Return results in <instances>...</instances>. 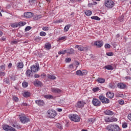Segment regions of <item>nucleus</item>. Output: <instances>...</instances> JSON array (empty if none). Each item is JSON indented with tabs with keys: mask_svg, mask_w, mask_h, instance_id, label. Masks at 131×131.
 I'll return each instance as SVG.
<instances>
[{
	"mask_svg": "<svg viewBox=\"0 0 131 131\" xmlns=\"http://www.w3.org/2000/svg\"><path fill=\"white\" fill-rule=\"evenodd\" d=\"M107 131H120V128L118 125L114 124H110L106 127Z\"/></svg>",
	"mask_w": 131,
	"mask_h": 131,
	"instance_id": "1",
	"label": "nucleus"
},
{
	"mask_svg": "<svg viewBox=\"0 0 131 131\" xmlns=\"http://www.w3.org/2000/svg\"><path fill=\"white\" fill-rule=\"evenodd\" d=\"M47 115L49 118H55L57 115V112L53 110H49L47 112Z\"/></svg>",
	"mask_w": 131,
	"mask_h": 131,
	"instance_id": "2",
	"label": "nucleus"
},
{
	"mask_svg": "<svg viewBox=\"0 0 131 131\" xmlns=\"http://www.w3.org/2000/svg\"><path fill=\"white\" fill-rule=\"evenodd\" d=\"M69 117L72 121H74V122H78L80 121V118H79L77 115H70Z\"/></svg>",
	"mask_w": 131,
	"mask_h": 131,
	"instance_id": "3",
	"label": "nucleus"
},
{
	"mask_svg": "<svg viewBox=\"0 0 131 131\" xmlns=\"http://www.w3.org/2000/svg\"><path fill=\"white\" fill-rule=\"evenodd\" d=\"M98 99L100 100V102L103 104H109V103H110V100H109L108 98H105L103 94L99 95Z\"/></svg>",
	"mask_w": 131,
	"mask_h": 131,
	"instance_id": "4",
	"label": "nucleus"
},
{
	"mask_svg": "<svg viewBox=\"0 0 131 131\" xmlns=\"http://www.w3.org/2000/svg\"><path fill=\"white\" fill-rule=\"evenodd\" d=\"M104 5L107 8L112 9V8L114 7L115 4H114V2L112 1V0H105Z\"/></svg>",
	"mask_w": 131,
	"mask_h": 131,
	"instance_id": "5",
	"label": "nucleus"
},
{
	"mask_svg": "<svg viewBox=\"0 0 131 131\" xmlns=\"http://www.w3.org/2000/svg\"><path fill=\"white\" fill-rule=\"evenodd\" d=\"M19 119L22 123H27L30 121L29 118H28L25 115H22L20 117Z\"/></svg>",
	"mask_w": 131,
	"mask_h": 131,
	"instance_id": "6",
	"label": "nucleus"
},
{
	"mask_svg": "<svg viewBox=\"0 0 131 131\" xmlns=\"http://www.w3.org/2000/svg\"><path fill=\"white\" fill-rule=\"evenodd\" d=\"M92 103L94 106H96V107L101 106V101L96 98L93 99Z\"/></svg>",
	"mask_w": 131,
	"mask_h": 131,
	"instance_id": "7",
	"label": "nucleus"
},
{
	"mask_svg": "<svg viewBox=\"0 0 131 131\" xmlns=\"http://www.w3.org/2000/svg\"><path fill=\"white\" fill-rule=\"evenodd\" d=\"M86 103L83 100H80L78 101L76 103V107L77 108H83L84 107V105H85Z\"/></svg>",
	"mask_w": 131,
	"mask_h": 131,
	"instance_id": "8",
	"label": "nucleus"
},
{
	"mask_svg": "<svg viewBox=\"0 0 131 131\" xmlns=\"http://www.w3.org/2000/svg\"><path fill=\"white\" fill-rule=\"evenodd\" d=\"M3 129L7 131H16L15 128H14L12 126H9L8 125H4L3 126Z\"/></svg>",
	"mask_w": 131,
	"mask_h": 131,
	"instance_id": "9",
	"label": "nucleus"
},
{
	"mask_svg": "<svg viewBox=\"0 0 131 131\" xmlns=\"http://www.w3.org/2000/svg\"><path fill=\"white\" fill-rule=\"evenodd\" d=\"M51 91L54 94H61L62 90L59 88H51Z\"/></svg>",
	"mask_w": 131,
	"mask_h": 131,
	"instance_id": "10",
	"label": "nucleus"
},
{
	"mask_svg": "<svg viewBox=\"0 0 131 131\" xmlns=\"http://www.w3.org/2000/svg\"><path fill=\"white\" fill-rule=\"evenodd\" d=\"M103 45H104V42L102 41L98 40L94 42V46L98 48H101V47H103Z\"/></svg>",
	"mask_w": 131,
	"mask_h": 131,
	"instance_id": "11",
	"label": "nucleus"
},
{
	"mask_svg": "<svg viewBox=\"0 0 131 131\" xmlns=\"http://www.w3.org/2000/svg\"><path fill=\"white\" fill-rule=\"evenodd\" d=\"M39 69V66H36L34 64L31 67V70L33 72H37L38 71V69Z\"/></svg>",
	"mask_w": 131,
	"mask_h": 131,
	"instance_id": "12",
	"label": "nucleus"
},
{
	"mask_svg": "<svg viewBox=\"0 0 131 131\" xmlns=\"http://www.w3.org/2000/svg\"><path fill=\"white\" fill-rule=\"evenodd\" d=\"M117 85L118 89H120L121 90H124L126 88V85L123 82L118 83Z\"/></svg>",
	"mask_w": 131,
	"mask_h": 131,
	"instance_id": "13",
	"label": "nucleus"
},
{
	"mask_svg": "<svg viewBox=\"0 0 131 131\" xmlns=\"http://www.w3.org/2000/svg\"><path fill=\"white\" fill-rule=\"evenodd\" d=\"M36 104L38 105V106H45V101L42 100H37L35 101Z\"/></svg>",
	"mask_w": 131,
	"mask_h": 131,
	"instance_id": "14",
	"label": "nucleus"
},
{
	"mask_svg": "<svg viewBox=\"0 0 131 131\" xmlns=\"http://www.w3.org/2000/svg\"><path fill=\"white\" fill-rule=\"evenodd\" d=\"M32 71L30 70H27L26 72V75L27 77H32L33 76V73Z\"/></svg>",
	"mask_w": 131,
	"mask_h": 131,
	"instance_id": "15",
	"label": "nucleus"
},
{
	"mask_svg": "<svg viewBox=\"0 0 131 131\" xmlns=\"http://www.w3.org/2000/svg\"><path fill=\"white\" fill-rule=\"evenodd\" d=\"M75 48L79 50L80 52H84V51H86V48L83 47L81 46L76 45Z\"/></svg>",
	"mask_w": 131,
	"mask_h": 131,
	"instance_id": "16",
	"label": "nucleus"
},
{
	"mask_svg": "<svg viewBox=\"0 0 131 131\" xmlns=\"http://www.w3.org/2000/svg\"><path fill=\"white\" fill-rule=\"evenodd\" d=\"M24 15L26 18H32V16H33V13L29 12L25 13Z\"/></svg>",
	"mask_w": 131,
	"mask_h": 131,
	"instance_id": "17",
	"label": "nucleus"
},
{
	"mask_svg": "<svg viewBox=\"0 0 131 131\" xmlns=\"http://www.w3.org/2000/svg\"><path fill=\"white\" fill-rule=\"evenodd\" d=\"M106 97L110 99H113V98H114V93L108 92L106 93Z\"/></svg>",
	"mask_w": 131,
	"mask_h": 131,
	"instance_id": "18",
	"label": "nucleus"
},
{
	"mask_svg": "<svg viewBox=\"0 0 131 131\" xmlns=\"http://www.w3.org/2000/svg\"><path fill=\"white\" fill-rule=\"evenodd\" d=\"M16 67L17 68H19V69H22L23 67H24V64L23 63V62H18L16 64Z\"/></svg>",
	"mask_w": 131,
	"mask_h": 131,
	"instance_id": "19",
	"label": "nucleus"
},
{
	"mask_svg": "<svg viewBox=\"0 0 131 131\" xmlns=\"http://www.w3.org/2000/svg\"><path fill=\"white\" fill-rule=\"evenodd\" d=\"M34 85L35 86H41V85H42V83L40 81L37 80L34 82Z\"/></svg>",
	"mask_w": 131,
	"mask_h": 131,
	"instance_id": "20",
	"label": "nucleus"
},
{
	"mask_svg": "<svg viewBox=\"0 0 131 131\" xmlns=\"http://www.w3.org/2000/svg\"><path fill=\"white\" fill-rule=\"evenodd\" d=\"M104 113L106 115H113L114 114V113L110 110H107L104 112Z\"/></svg>",
	"mask_w": 131,
	"mask_h": 131,
	"instance_id": "21",
	"label": "nucleus"
},
{
	"mask_svg": "<svg viewBox=\"0 0 131 131\" xmlns=\"http://www.w3.org/2000/svg\"><path fill=\"white\" fill-rule=\"evenodd\" d=\"M106 79L103 78H98L97 79V81L99 82V83H104L105 82Z\"/></svg>",
	"mask_w": 131,
	"mask_h": 131,
	"instance_id": "22",
	"label": "nucleus"
},
{
	"mask_svg": "<svg viewBox=\"0 0 131 131\" xmlns=\"http://www.w3.org/2000/svg\"><path fill=\"white\" fill-rule=\"evenodd\" d=\"M66 51H67V53L68 54H70V55H72L74 54V50H73V49L72 48L66 50Z\"/></svg>",
	"mask_w": 131,
	"mask_h": 131,
	"instance_id": "23",
	"label": "nucleus"
},
{
	"mask_svg": "<svg viewBox=\"0 0 131 131\" xmlns=\"http://www.w3.org/2000/svg\"><path fill=\"white\" fill-rule=\"evenodd\" d=\"M45 48L46 49V50H51V48H52V46L51 45V43H47L45 44Z\"/></svg>",
	"mask_w": 131,
	"mask_h": 131,
	"instance_id": "24",
	"label": "nucleus"
},
{
	"mask_svg": "<svg viewBox=\"0 0 131 131\" xmlns=\"http://www.w3.org/2000/svg\"><path fill=\"white\" fill-rule=\"evenodd\" d=\"M108 86L109 88H110V89H112L113 90H114V89L116 88V85H115V83L112 82L108 84Z\"/></svg>",
	"mask_w": 131,
	"mask_h": 131,
	"instance_id": "25",
	"label": "nucleus"
},
{
	"mask_svg": "<svg viewBox=\"0 0 131 131\" xmlns=\"http://www.w3.org/2000/svg\"><path fill=\"white\" fill-rule=\"evenodd\" d=\"M48 78L49 79H52V80H54L56 79V77L55 76V75H48Z\"/></svg>",
	"mask_w": 131,
	"mask_h": 131,
	"instance_id": "26",
	"label": "nucleus"
},
{
	"mask_svg": "<svg viewBox=\"0 0 131 131\" xmlns=\"http://www.w3.org/2000/svg\"><path fill=\"white\" fill-rule=\"evenodd\" d=\"M104 68L107 70H113V67H112L111 65L105 66Z\"/></svg>",
	"mask_w": 131,
	"mask_h": 131,
	"instance_id": "27",
	"label": "nucleus"
},
{
	"mask_svg": "<svg viewBox=\"0 0 131 131\" xmlns=\"http://www.w3.org/2000/svg\"><path fill=\"white\" fill-rule=\"evenodd\" d=\"M44 97L46 99H54V96L51 95H44Z\"/></svg>",
	"mask_w": 131,
	"mask_h": 131,
	"instance_id": "28",
	"label": "nucleus"
},
{
	"mask_svg": "<svg viewBox=\"0 0 131 131\" xmlns=\"http://www.w3.org/2000/svg\"><path fill=\"white\" fill-rule=\"evenodd\" d=\"M24 97H25V98H28V97H30V93L28 92H25L24 93Z\"/></svg>",
	"mask_w": 131,
	"mask_h": 131,
	"instance_id": "29",
	"label": "nucleus"
},
{
	"mask_svg": "<svg viewBox=\"0 0 131 131\" xmlns=\"http://www.w3.org/2000/svg\"><path fill=\"white\" fill-rule=\"evenodd\" d=\"M91 19L96 20L97 21H100L101 20V18L97 16H92Z\"/></svg>",
	"mask_w": 131,
	"mask_h": 131,
	"instance_id": "30",
	"label": "nucleus"
},
{
	"mask_svg": "<svg viewBox=\"0 0 131 131\" xmlns=\"http://www.w3.org/2000/svg\"><path fill=\"white\" fill-rule=\"evenodd\" d=\"M11 27H13V28H16V27H18V25L17 23H14L11 24Z\"/></svg>",
	"mask_w": 131,
	"mask_h": 131,
	"instance_id": "31",
	"label": "nucleus"
},
{
	"mask_svg": "<svg viewBox=\"0 0 131 131\" xmlns=\"http://www.w3.org/2000/svg\"><path fill=\"white\" fill-rule=\"evenodd\" d=\"M76 75H78L79 76H82V71L81 70H78L76 72Z\"/></svg>",
	"mask_w": 131,
	"mask_h": 131,
	"instance_id": "32",
	"label": "nucleus"
},
{
	"mask_svg": "<svg viewBox=\"0 0 131 131\" xmlns=\"http://www.w3.org/2000/svg\"><path fill=\"white\" fill-rule=\"evenodd\" d=\"M86 16H91L92 15V11L90 10H87L85 12Z\"/></svg>",
	"mask_w": 131,
	"mask_h": 131,
	"instance_id": "33",
	"label": "nucleus"
},
{
	"mask_svg": "<svg viewBox=\"0 0 131 131\" xmlns=\"http://www.w3.org/2000/svg\"><path fill=\"white\" fill-rule=\"evenodd\" d=\"M88 121H89V123H94V122H95V121H96V119L90 118V119H88Z\"/></svg>",
	"mask_w": 131,
	"mask_h": 131,
	"instance_id": "34",
	"label": "nucleus"
},
{
	"mask_svg": "<svg viewBox=\"0 0 131 131\" xmlns=\"http://www.w3.org/2000/svg\"><path fill=\"white\" fill-rule=\"evenodd\" d=\"M56 127L59 128V129H63V126L62 125V124H60V123H57L56 124Z\"/></svg>",
	"mask_w": 131,
	"mask_h": 131,
	"instance_id": "35",
	"label": "nucleus"
},
{
	"mask_svg": "<svg viewBox=\"0 0 131 131\" xmlns=\"http://www.w3.org/2000/svg\"><path fill=\"white\" fill-rule=\"evenodd\" d=\"M26 24V23L22 22V21H20L18 23V25L19 27L24 26V25H25Z\"/></svg>",
	"mask_w": 131,
	"mask_h": 131,
	"instance_id": "36",
	"label": "nucleus"
},
{
	"mask_svg": "<svg viewBox=\"0 0 131 131\" xmlns=\"http://www.w3.org/2000/svg\"><path fill=\"white\" fill-rule=\"evenodd\" d=\"M23 88H27L28 86V83L27 82H24L22 83Z\"/></svg>",
	"mask_w": 131,
	"mask_h": 131,
	"instance_id": "37",
	"label": "nucleus"
},
{
	"mask_svg": "<svg viewBox=\"0 0 131 131\" xmlns=\"http://www.w3.org/2000/svg\"><path fill=\"white\" fill-rule=\"evenodd\" d=\"M66 53H67V50H65L63 51H59L58 54L59 55H64Z\"/></svg>",
	"mask_w": 131,
	"mask_h": 131,
	"instance_id": "38",
	"label": "nucleus"
},
{
	"mask_svg": "<svg viewBox=\"0 0 131 131\" xmlns=\"http://www.w3.org/2000/svg\"><path fill=\"white\" fill-rule=\"evenodd\" d=\"M86 74H88V71L85 70H83L82 71V76H83V75H86Z\"/></svg>",
	"mask_w": 131,
	"mask_h": 131,
	"instance_id": "39",
	"label": "nucleus"
},
{
	"mask_svg": "<svg viewBox=\"0 0 131 131\" xmlns=\"http://www.w3.org/2000/svg\"><path fill=\"white\" fill-rule=\"evenodd\" d=\"M42 30L43 31H48V30L50 29V28L49 27H44L42 28Z\"/></svg>",
	"mask_w": 131,
	"mask_h": 131,
	"instance_id": "40",
	"label": "nucleus"
},
{
	"mask_svg": "<svg viewBox=\"0 0 131 131\" xmlns=\"http://www.w3.org/2000/svg\"><path fill=\"white\" fill-rule=\"evenodd\" d=\"M114 121H117V118L114 117L111 118V122H114Z\"/></svg>",
	"mask_w": 131,
	"mask_h": 131,
	"instance_id": "41",
	"label": "nucleus"
},
{
	"mask_svg": "<svg viewBox=\"0 0 131 131\" xmlns=\"http://www.w3.org/2000/svg\"><path fill=\"white\" fill-rule=\"evenodd\" d=\"M69 28H70V26L69 25L66 26L64 28V31H68L69 30Z\"/></svg>",
	"mask_w": 131,
	"mask_h": 131,
	"instance_id": "42",
	"label": "nucleus"
},
{
	"mask_svg": "<svg viewBox=\"0 0 131 131\" xmlns=\"http://www.w3.org/2000/svg\"><path fill=\"white\" fill-rule=\"evenodd\" d=\"M13 101H15V102H18V101H19V98H18V97H17L16 96H13Z\"/></svg>",
	"mask_w": 131,
	"mask_h": 131,
	"instance_id": "43",
	"label": "nucleus"
},
{
	"mask_svg": "<svg viewBox=\"0 0 131 131\" xmlns=\"http://www.w3.org/2000/svg\"><path fill=\"white\" fill-rule=\"evenodd\" d=\"M31 27L30 26H28L25 29V31L27 32V31H29V30H30L31 29Z\"/></svg>",
	"mask_w": 131,
	"mask_h": 131,
	"instance_id": "44",
	"label": "nucleus"
},
{
	"mask_svg": "<svg viewBox=\"0 0 131 131\" xmlns=\"http://www.w3.org/2000/svg\"><path fill=\"white\" fill-rule=\"evenodd\" d=\"M105 122H111V120L110 118H105L104 119Z\"/></svg>",
	"mask_w": 131,
	"mask_h": 131,
	"instance_id": "45",
	"label": "nucleus"
},
{
	"mask_svg": "<svg viewBox=\"0 0 131 131\" xmlns=\"http://www.w3.org/2000/svg\"><path fill=\"white\" fill-rule=\"evenodd\" d=\"M104 48L105 49H110L111 48V46L109 45V43H106L104 46Z\"/></svg>",
	"mask_w": 131,
	"mask_h": 131,
	"instance_id": "46",
	"label": "nucleus"
},
{
	"mask_svg": "<svg viewBox=\"0 0 131 131\" xmlns=\"http://www.w3.org/2000/svg\"><path fill=\"white\" fill-rule=\"evenodd\" d=\"M40 36H46L47 35V33L45 32H40Z\"/></svg>",
	"mask_w": 131,
	"mask_h": 131,
	"instance_id": "47",
	"label": "nucleus"
},
{
	"mask_svg": "<svg viewBox=\"0 0 131 131\" xmlns=\"http://www.w3.org/2000/svg\"><path fill=\"white\" fill-rule=\"evenodd\" d=\"M6 75V73L4 72H0V77H3Z\"/></svg>",
	"mask_w": 131,
	"mask_h": 131,
	"instance_id": "48",
	"label": "nucleus"
},
{
	"mask_svg": "<svg viewBox=\"0 0 131 131\" xmlns=\"http://www.w3.org/2000/svg\"><path fill=\"white\" fill-rule=\"evenodd\" d=\"M41 18V16L40 15H38L35 17V20H38Z\"/></svg>",
	"mask_w": 131,
	"mask_h": 131,
	"instance_id": "49",
	"label": "nucleus"
},
{
	"mask_svg": "<svg viewBox=\"0 0 131 131\" xmlns=\"http://www.w3.org/2000/svg\"><path fill=\"white\" fill-rule=\"evenodd\" d=\"M66 38H67V37L63 36V37H59L58 38V40H63V39H66Z\"/></svg>",
	"mask_w": 131,
	"mask_h": 131,
	"instance_id": "50",
	"label": "nucleus"
},
{
	"mask_svg": "<svg viewBox=\"0 0 131 131\" xmlns=\"http://www.w3.org/2000/svg\"><path fill=\"white\" fill-rule=\"evenodd\" d=\"M122 127H123V128H126V127H127V123H123Z\"/></svg>",
	"mask_w": 131,
	"mask_h": 131,
	"instance_id": "51",
	"label": "nucleus"
},
{
	"mask_svg": "<svg viewBox=\"0 0 131 131\" xmlns=\"http://www.w3.org/2000/svg\"><path fill=\"white\" fill-rule=\"evenodd\" d=\"M119 104H120V105H123L124 104V101L123 100H119Z\"/></svg>",
	"mask_w": 131,
	"mask_h": 131,
	"instance_id": "52",
	"label": "nucleus"
},
{
	"mask_svg": "<svg viewBox=\"0 0 131 131\" xmlns=\"http://www.w3.org/2000/svg\"><path fill=\"white\" fill-rule=\"evenodd\" d=\"M99 91V88L98 87H97V88H94L93 89V92H98Z\"/></svg>",
	"mask_w": 131,
	"mask_h": 131,
	"instance_id": "53",
	"label": "nucleus"
},
{
	"mask_svg": "<svg viewBox=\"0 0 131 131\" xmlns=\"http://www.w3.org/2000/svg\"><path fill=\"white\" fill-rule=\"evenodd\" d=\"M113 55H114V54L113 52H107L106 53V55L107 56H113Z\"/></svg>",
	"mask_w": 131,
	"mask_h": 131,
	"instance_id": "54",
	"label": "nucleus"
},
{
	"mask_svg": "<svg viewBox=\"0 0 131 131\" xmlns=\"http://www.w3.org/2000/svg\"><path fill=\"white\" fill-rule=\"evenodd\" d=\"M71 58L68 57L66 59V62H67V63H69V62H71Z\"/></svg>",
	"mask_w": 131,
	"mask_h": 131,
	"instance_id": "55",
	"label": "nucleus"
},
{
	"mask_svg": "<svg viewBox=\"0 0 131 131\" xmlns=\"http://www.w3.org/2000/svg\"><path fill=\"white\" fill-rule=\"evenodd\" d=\"M62 22H63V20L62 19H59V20H57L55 21V23H62Z\"/></svg>",
	"mask_w": 131,
	"mask_h": 131,
	"instance_id": "56",
	"label": "nucleus"
},
{
	"mask_svg": "<svg viewBox=\"0 0 131 131\" xmlns=\"http://www.w3.org/2000/svg\"><path fill=\"white\" fill-rule=\"evenodd\" d=\"M34 77H35V78H39V75L35 74L34 76Z\"/></svg>",
	"mask_w": 131,
	"mask_h": 131,
	"instance_id": "57",
	"label": "nucleus"
},
{
	"mask_svg": "<svg viewBox=\"0 0 131 131\" xmlns=\"http://www.w3.org/2000/svg\"><path fill=\"white\" fill-rule=\"evenodd\" d=\"M127 117H128V119H129V120L131 121V114H128Z\"/></svg>",
	"mask_w": 131,
	"mask_h": 131,
	"instance_id": "58",
	"label": "nucleus"
},
{
	"mask_svg": "<svg viewBox=\"0 0 131 131\" xmlns=\"http://www.w3.org/2000/svg\"><path fill=\"white\" fill-rule=\"evenodd\" d=\"M30 3H31V4H35V3H36V0H31Z\"/></svg>",
	"mask_w": 131,
	"mask_h": 131,
	"instance_id": "59",
	"label": "nucleus"
},
{
	"mask_svg": "<svg viewBox=\"0 0 131 131\" xmlns=\"http://www.w3.org/2000/svg\"><path fill=\"white\" fill-rule=\"evenodd\" d=\"M5 65H2L0 67L1 69H2L3 70H5Z\"/></svg>",
	"mask_w": 131,
	"mask_h": 131,
	"instance_id": "60",
	"label": "nucleus"
},
{
	"mask_svg": "<svg viewBox=\"0 0 131 131\" xmlns=\"http://www.w3.org/2000/svg\"><path fill=\"white\" fill-rule=\"evenodd\" d=\"M21 105L22 106H28V104L24 102L22 103Z\"/></svg>",
	"mask_w": 131,
	"mask_h": 131,
	"instance_id": "61",
	"label": "nucleus"
},
{
	"mask_svg": "<svg viewBox=\"0 0 131 131\" xmlns=\"http://www.w3.org/2000/svg\"><path fill=\"white\" fill-rule=\"evenodd\" d=\"M12 43H14V45H16L17 43V41L16 40H13V41H12Z\"/></svg>",
	"mask_w": 131,
	"mask_h": 131,
	"instance_id": "62",
	"label": "nucleus"
},
{
	"mask_svg": "<svg viewBox=\"0 0 131 131\" xmlns=\"http://www.w3.org/2000/svg\"><path fill=\"white\" fill-rule=\"evenodd\" d=\"M1 40H3V41H5V40H6V38L3 37L2 38H1Z\"/></svg>",
	"mask_w": 131,
	"mask_h": 131,
	"instance_id": "63",
	"label": "nucleus"
},
{
	"mask_svg": "<svg viewBox=\"0 0 131 131\" xmlns=\"http://www.w3.org/2000/svg\"><path fill=\"white\" fill-rule=\"evenodd\" d=\"M12 63H10L8 65V67L9 68H11V67H12Z\"/></svg>",
	"mask_w": 131,
	"mask_h": 131,
	"instance_id": "64",
	"label": "nucleus"
}]
</instances>
